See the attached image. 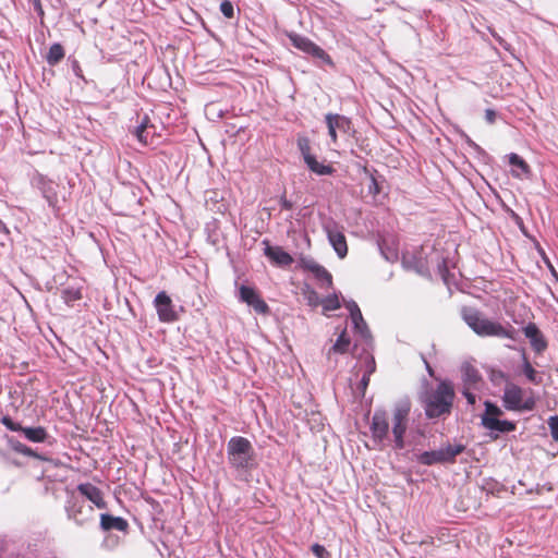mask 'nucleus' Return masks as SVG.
<instances>
[{"mask_svg":"<svg viewBox=\"0 0 558 558\" xmlns=\"http://www.w3.org/2000/svg\"><path fill=\"white\" fill-rule=\"evenodd\" d=\"M351 324H353L354 333L359 337V342L362 347V353L359 356V363L356 367L359 372H362V379L357 389L360 395L364 396L366 387L369 383V376L375 372L376 363L372 354L373 349V337L366 322L364 320L360 307L353 301H351Z\"/></svg>","mask_w":558,"mask_h":558,"instance_id":"f257e3e1","label":"nucleus"},{"mask_svg":"<svg viewBox=\"0 0 558 558\" xmlns=\"http://www.w3.org/2000/svg\"><path fill=\"white\" fill-rule=\"evenodd\" d=\"M227 460L236 480L248 483L257 468V454L252 442L243 436H233L227 444Z\"/></svg>","mask_w":558,"mask_h":558,"instance_id":"f03ea898","label":"nucleus"},{"mask_svg":"<svg viewBox=\"0 0 558 558\" xmlns=\"http://www.w3.org/2000/svg\"><path fill=\"white\" fill-rule=\"evenodd\" d=\"M463 319L466 325L481 337H499L514 339V329L506 328L497 322L486 318L475 310H464Z\"/></svg>","mask_w":558,"mask_h":558,"instance_id":"7ed1b4c3","label":"nucleus"},{"mask_svg":"<svg viewBox=\"0 0 558 558\" xmlns=\"http://www.w3.org/2000/svg\"><path fill=\"white\" fill-rule=\"evenodd\" d=\"M453 388L448 383H440L434 391L426 395L424 399L425 413L434 418L448 413L453 400Z\"/></svg>","mask_w":558,"mask_h":558,"instance_id":"20e7f679","label":"nucleus"},{"mask_svg":"<svg viewBox=\"0 0 558 558\" xmlns=\"http://www.w3.org/2000/svg\"><path fill=\"white\" fill-rule=\"evenodd\" d=\"M411 401L408 398L398 400L392 410V436L396 449L404 448V434L408 429Z\"/></svg>","mask_w":558,"mask_h":558,"instance_id":"39448f33","label":"nucleus"},{"mask_svg":"<svg viewBox=\"0 0 558 558\" xmlns=\"http://www.w3.org/2000/svg\"><path fill=\"white\" fill-rule=\"evenodd\" d=\"M68 518L77 525L83 526L94 520V507L87 505L83 498L72 496L65 506Z\"/></svg>","mask_w":558,"mask_h":558,"instance_id":"423d86ee","label":"nucleus"},{"mask_svg":"<svg viewBox=\"0 0 558 558\" xmlns=\"http://www.w3.org/2000/svg\"><path fill=\"white\" fill-rule=\"evenodd\" d=\"M502 401L507 410H532L534 408V400H523V390L512 383L506 385Z\"/></svg>","mask_w":558,"mask_h":558,"instance_id":"0eeeda50","label":"nucleus"},{"mask_svg":"<svg viewBox=\"0 0 558 558\" xmlns=\"http://www.w3.org/2000/svg\"><path fill=\"white\" fill-rule=\"evenodd\" d=\"M154 306L161 323L169 324L179 319V315L174 310L172 300L165 291H160L155 296Z\"/></svg>","mask_w":558,"mask_h":558,"instance_id":"6e6552de","label":"nucleus"},{"mask_svg":"<svg viewBox=\"0 0 558 558\" xmlns=\"http://www.w3.org/2000/svg\"><path fill=\"white\" fill-rule=\"evenodd\" d=\"M298 147L304 158L306 166L311 171L324 175L329 174L332 171L330 166H324L319 163L316 158L311 154V142L306 136L298 137Z\"/></svg>","mask_w":558,"mask_h":558,"instance_id":"1a4fd4ad","label":"nucleus"},{"mask_svg":"<svg viewBox=\"0 0 558 558\" xmlns=\"http://www.w3.org/2000/svg\"><path fill=\"white\" fill-rule=\"evenodd\" d=\"M325 230L328 236L330 244L336 251L337 255L340 258H343L348 253V245L345 235L343 233V228L340 227L335 221H329L325 225Z\"/></svg>","mask_w":558,"mask_h":558,"instance_id":"9d476101","label":"nucleus"},{"mask_svg":"<svg viewBox=\"0 0 558 558\" xmlns=\"http://www.w3.org/2000/svg\"><path fill=\"white\" fill-rule=\"evenodd\" d=\"M35 186L40 191L43 197L47 201L49 207L58 209V187L59 185L48 178L37 174L33 180Z\"/></svg>","mask_w":558,"mask_h":558,"instance_id":"9b49d317","label":"nucleus"},{"mask_svg":"<svg viewBox=\"0 0 558 558\" xmlns=\"http://www.w3.org/2000/svg\"><path fill=\"white\" fill-rule=\"evenodd\" d=\"M239 298L242 302L253 307L254 311L258 314H267L269 312V306L259 296L254 288L248 286H241L239 290Z\"/></svg>","mask_w":558,"mask_h":558,"instance_id":"f8f14e48","label":"nucleus"},{"mask_svg":"<svg viewBox=\"0 0 558 558\" xmlns=\"http://www.w3.org/2000/svg\"><path fill=\"white\" fill-rule=\"evenodd\" d=\"M289 38L291 40V44L299 50H302L303 52L316 57L318 59L329 61L328 54L308 38L298 34H291L289 35Z\"/></svg>","mask_w":558,"mask_h":558,"instance_id":"ddd939ff","label":"nucleus"},{"mask_svg":"<svg viewBox=\"0 0 558 558\" xmlns=\"http://www.w3.org/2000/svg\"><path fill=\"white\" fill-rule=\"evenodd\" d=\"M264 255L275 265L280 267L290 266L293 263L292 256L281 246L270 245L268 240H263Z\"/></svg>","mask_w":558,"mask_h":558,"instance_id":"4468645a","label":"nucleus"},{"mask_svg":"<svg viewBox=\"0 0 558 558\" xmlns=\"http://www.w3.org/2000/svg\"><path fill=\"white\" fill-rule=\"evenodd\" d=\"M77 492L83 499L89 500L98 509H107L108 505L104 499V493L92 483H81L77 485Z\"/></svg>","mask_w":558,"mask_h":558,"instance_id":"2eb2a0df","label":"nucleus"},{"mask_svg":"<svg viewBox=\"0 0 558 558\" xmlns=\"http://www.w3.org/2000/svg\"><path fill=\"white\" fill-rule=\"evenodd\" d=\"M523 333L529 339L531 347L536 353H542L547 349V340L534 323H529L523 328Z\"/></svg>","mask_w":558,"mask_h":558,"instance_id":"dca6fc26","label":"nucleus"},{"mask_svg":"<svg viewBox=\"0 0 558 558\" xmlns=\"http://www.w3.org/2000/svg\"><path fill=\"white\" fill-rule=\"evenodd\" d=\"M100 527L102 531H120L125 532L129 527V523L121 517H113L108 513L100 514Z\"/></svg>","mask_w":558,"mask_h":558,"instance_id":"f3484780","label":"nucleus"},{"mask_svg":"<svg viewBox=\"0 0 558 558\" xmlns=\"http://www.w3.org/2000/svg\"><path fill=\"white\" fill-rule=\"evenodd\" d=\"M389 424L385 412H376L373 416L372 432L376 439L383 440L387 437Z\"/></svg>","mask_w":558,"mask_h":558,"instance_id":"a211bd4d","label":"nucleus"},{"mask_svg":"<svg viewBox=\"0 0 558 558\" xmlns=\"http://www.w3.org/2000/svg\"><path fill=\"white\" fill-rule=\"evenodd\" d=\"M509 163L511 165V173L514 178L523 179L529 177L531 170L529 165L517 154L509 155Z\"/></svg>","mask_w":558,"mask_h":558,"instance_id":"6ab92c4d","label":"nucleus"},{"mask_svg":"<svg viewBox=\"0 0 558 558\" xmlns=\"http://www.w3.org/2000/svg\"><path fill=\"white\" fill-rule=\"evenodd\" d=\"M482 424L487 429L497 430L499 433H508L515 428V425L512 422L500 421L496 417H482Z\"/></svg>","mask_w":558,"mask_h":558,"instance_id":"aec40b11","label":"nucleus"},{"mask_svg":"<svg viewBox=\"0 0 558 558\" xmlns=\"http://www.w3.org/2000/svg\"><path fill=\"white\" fill-rule=\"evenodd\" d=\"M462 378L464 383V387H474L476 388L482 377L478 371L471 365L470 363H464L461 366Z\"/></svg>","mask_w":558,"mask_h":558,"instance_id":"412c9836","label":"nucleus"},{"mask_svg":"<svg viewBox=\"0 0 558 558\" xmlns=\"http://www.w3.org/2000/svg\"><path fill=\"white\" fill-rule=\"evenodd\" d=\"M345 122H347L345 118L340 114L328 113L326 116L328 133L333 141H336V137H337V130L342 131L343 134L345 135V130H344Z\"/></svg>","mask_w":558,"mask_h":558,"instance_id":"4be33fe9","label":"nucleus"},{"mask_svg":"<svg viewBox=\"0 0 558 558\" xmlns=\"http://www.w3.org/2000/svg\"><path fill=\"white\" fill-rule=\"evenodd\" d=\"M349 351V338L345 329L339 335L335 344L329 349L327 357L329 361L337 354H345Z\"/></svg>","mask_w":558,"mask_h":558,"instance_id":"5701e85b","label":"nucleus"},{"mask_svg":"<svg viewBox=\"0 0 558 558\" xmlns=\"http://www.w3.org/2000/svg\"><path fill=\"white\" fill-rule=\"evenodd\" d=\"M378 246L381 252V255L384 256V258L386 260L392 263L398 259V248H397V245H396L393 239L390 240V243H388V241L386 239H383L378 243Z\"/></svg>","mask_w":558,"mask_h":558,"instance_id":"b1692460","label":"nucleus"},{"mask_svg":"<svg viewBox=\"0 0 558 558\" xmlns=\"http://www.w3.org/2000/svg\"><path fill=\"white\" fill-rule=\"evenodd\" d=\"M65 56L64 48L61 44L54 43L50 46L46 56V61L49 65H57Z\"/></svg>","mask_w":558,"mask_h":558,"instance_id":"393cba45","label":"nucleus"},{"mask_svg":"<svg viewBox=\"0 0 558 558\" xmlns=\"http://www.w3.org/2000/svg\"><path fill=\"white\" fill-rule=\"evenodd\" d=\"M25 437L33 442H44L48 436L46 429L41 426L38 427H23L21 430Z\"/></svg>","mask_w":558,"mask_h":558,"instance_id":"a878e982","label":"nucleus"},{"mask_svg":"<svg viewBox=\"0 0 558 558\" xmlns=\"http://www.w3.org/2000/svg\"><path fill=\"white\" fill-rule=\"evenodd\" d=\"M61 296L66 304H72L82 299V291L80 287L68 286L61 291Z\"/></svg>","mask_w":558,"mask_h":558,"instance_id":"bb28decb","label":"nucleus"},{"mask_svg":"<svg viewBox=\"0 0 558 558\" xmlns=\"http://www.w3.org/2000/svg\"><path fill=\"white\" fill-rule=\"evenodd\" d=\"M444 453L441 450L426 451L420 456V461L423 464L430 465L434 463L445 462Z\"/></svg>","mask_w":558,"mask_h":558,"instance_id":"cd10ccee","label":"nucleus"},{"mask_svg":"<svg viewBox=\"0 0 558 558\" xmlns=\"http://www.w3.org/2000/svg\"><path fill=\"white\" fill-rule=\"evenodd\" d=\"M322 272H314L313 276L317 280L320 288H329L332 284V278L330 272L325 268L320 267Z\"/></svg>","mask_w":558,"mask_h":558,"instance_id":"c85d7f7f","label":"nucleus"},{"mask_svg":"<svg viewBox=\"0 0 558 558\" xmlns=\"http://www.w3.org/2000/svg\"><path fill=\"white\" fill-rule=\"evenodd\" d=\"M464 447L461 445H448L445 448H440L444 453L445 462L452 461L458 454L463 451Z\"/></svg>","mask_w":558,"mask_h":558,"instance_id":"c756f323","label":"nucleus"},{"mask_svg":"<svg viewBox=\"0 0 558 558\" xmlns=\"http://www.w3.org/2000/svg\"><path fill=\"white\" fill-rule=\"evenodd\" d=\"M11 447L14 451L22 453L27 457H34L39 459L40 457L29 447L26 445L17 441V440H10Z\"/></svg>","mask_w":558,"mask_h":558,"instance_id":"7c9ffc66","label":"nucleus"},{"mask_svg":"<svg viewBox=\"0 0 558 558\" xmlns=\"http://www.w3.org/2000/svg\"><path fill=\"white\" fill-rule=\"evenodd\" d=\"M523 373L530 381L534 384L541 383V377L525 356L523 357Z\"/></svg>","mask_w":558,"mask_h":558,"instance_id":"2f4dec72","label":"nucleus"},{"mask_svg":"<svg viewBox=\"0 0 558 558\" xmlns=\"http://www.w3.org/2000/svg\"><path fill=\"white\" fill-rule=\"evenodd\" d=\"M320 305H323V308L325 312L328 311H335L340 307L339 299L336 294L332 296H327L325 299H322Z\"/></svg>","mask_w":558,"mask_h":558,"instance_id":"473e14b6","label":"nucleus"},{"mask_svg":"<svg viewBox=\"0 0 558 558\" xmlns=\"http://www.w3.org/2000/svg\"><path fill=\"white\" fill-rule=\"evenodd\" d=\"M364 171L367 177L366 179H367L368 194H371L375 198L380 192L379 184L372 174H368V172L366 171L365 168H364Z\"/></svg>","mask_w":558,"mask_h":558,"instance_id":"72a5a7b5","label":"nucleus"},{"mask_svg":"<svg viewBox=\"0 0 558 558\" xmlns=\"http://www.w3.org/2000/svg\"><path fill=\"white\" fill-rule=\"evenodd\" d=\"M502 414V411L495 404L490 403L489 401L485 402V413L482 417H496L500 416Z\"/></svg>","mask_w":558,"mask_h":558,"instance_id":"f704fd0d","label":"nucleus"},{"mask_svg":"<svg viewBox=\"0 0 558 558\" xmlns=\"http://www.w3.org/2000/svg\"><path fill=\"white\" fill-rule=\"evenodd\" d=\"M220 12L226 16L227 19H232L234 16V8L231 1L223 0L220 3Z\"/></svg>","mask_w":558,"mask_h":558,"instance_id":"c9c22d12","label":"nucleus"},{"mask_svg":"<svg viewBox=\"0 0 558 558\" xmlns=\"http://www.w3.org/2000/svg\"><path fill=\"white\" fill-rule=\"evenodd\" d=\"M1 423L12 432H21L23 426L20 423L14 422L10 416L5 415L1 418Z\"/></svg>","mask_w":558,"mask_h":558,"instance_id":"e433bc0d","label":"nucleus"},{"mask_svg":"<svg viewBox=\"0 0 558 558\" xmlns=\"http://www.w3.org/2000/svg\"><path fill=\"white\" fill-rule=\"evenodd\" d=\"M305 299L307 301V304L310 306H313V307H316L318 305H320V301L322 299L319 298V295L317 294L316 291L314 290H308L306 293H305Z\"/></svg>","mask_w":558,"mask_h":558,"instance_id":"4c0bfd02","label":"nucleus"},{"mask_svg":"<svg viewBox=\"0 0 558 558\" xmlns=\"http://www.w3.org/2000/svg\"><path fill=\"white\" fill-rule=\"evenodd\" d=\"M304 269L308 270L310 272H322V265L316 263L314 259H303L302 262Z\"/></svg>","mask_w":558,"mask_h":558,"instance_id":"58836bf2","label":"nucleus"},{"mask_svg":"<svg viewBox=\"0 0 558 558\" xmlns=\"http://www.w3.org/2000/svg\"><path fill=\"white\" fill-rule=\"evenodd\" d=\"M311 549L317 558H329L330 557V554L326 550V548L323 545L313 544Z\"/></svg>","mask_w":558,"mask_h":558,"instance_id":"ea45409f","label":"nucleus"},{"mask_svg":"<svg viewBox=\"0 0 558 558\" xmlns=\"http://www.w3.org/2000/svg\"><path fill=\"white\" fill-rule=\"evenodd\" d=\"M134 135L141 143L147 144V130H145L144 125L138 124L135 128Z\"/></svg>","mask_w":558,"mask_h":558,"instance_id":"a19ab883","label":"nucleus"},{"mask_svg":"<svg viewBox=\"0 0 558 558\" xmlns=\"http://www.w3.org/2000/svg\"><path fill=\"white\" fill-rule=\"evenodd\" d=\"M551 437L558 440V416H550L548 420Z\"/></svg>","mask_w":558,"mask_h":558,"instance_id":"79ce46f5","label":"nucleus"},{"mask_svg":"<svg viewBox=\"0 0 558 558\" xmlns=\"http://www.w3.org/2000/svg\"><path fill=\"white\" fill-rule=\"evenodd\" d=\"M70 63H71V69L73 71V73L75 74V76L85 81V77L83 75V70L80 65V62L76 59H70Z\"/></svg>","mask_w":558,"mask_h":558,"instance_id":"37998d69","label":"nucleus"},{"mask_svg":"<svg viewBox=\"0 0 558 558\" xmlns=\"http://www.w3.org/2000/svg\"><path fill=\"white\" fill-rule=\"evenodd\" d=\"M471 389H475L474 387H464L463 396L466 398L470 404H474L476 401L475 395L471 392Z\"/></svg>","mask_w":558,"mask_h":558,"instance_id":"c03bdc74","label":"nucleus"},{"mask_svg":"<svg viewBox=\"0 0 558 558\" xmlns=\"http://www.w3.org/2000/svg\"><path fill=\"white\" fill-rule=\"evenodd\" d=\"M28 2H31L34 7V10L37 12V14L43 17L45 12H44V9H43V5H41V1L40 0H28Z\"/></svg>","mask_w":558,"mask_h":558,"instance_id":"a18cd8bd","label":"nucleus"},{"mask_svg":"<svg viewBox=\"0 0 558 558\" xmlns=\"http://www.w3.org/2000/svg\"><path fill=\"white\" fill-rule=\"evenodd\" d=\"M281 207H282L283 209L290 210V209H292L293 204H292L290 201H288V199H286V198H282V199H281Z\"/></svg>","mask_w":558,"mask_h":558,"instance_id":"49530a36","label":"nucleus"},{"mask_svg":"<svg viewBox=\"0 0 558 558\" xmlns=\"http://www.w3.org/2000/svg\"><path fill=\"white\" fill-rule=\"evenodd\" d=\"M486 119L488 122L493 123L495 121V111L492 109L486 110Z\"/></svg>","mask_w":558,"mask_h":558,"instance_id":"de8ad7c7","label":"nucleus"},{"mask_svg":"<svg viewBox=\"0 0 558 558\" xmlns=\"http://www.w3.org/2000/svg\"><path fill=\"white\" fill-rule=\"evenodd\" d=\"M140 125H144V126H145V130H147V129H148V126H149V118H148L147 116H145V117L143 118V120L141 121Z\"/></svg>","mask_w":558,"mask_h":558,"instance_id":"09e8293b","label":"nucleus"},{"mask_svg":"<svg viewBox=\"0 0 558 558\" xmlns=\"http://www.w3.org/2000/svg\"><path fill=\"white\" fill-rule=\"evenodd\" d=\"M0 231L9 234V229L7 228L5 223L0 219Z\"/></svg>","mask_w":558,"mask_h":558,"instance_id":"8fccbe9b","label":"nucleus"},{"mask_svg":"<svg viewBox=\"0 0 558 558\" xmlns=\"http://www.w3.org/2000/svg\"><path fill=\"white\" fill-rule=\"evenodd\" d=\"M56 1L59 2V3L61 2V0H56Z\"/></svg>","mask_w":558,"mask_h":558,"instance_id":"3c124183","label":"nucleus"}]
</instances>
